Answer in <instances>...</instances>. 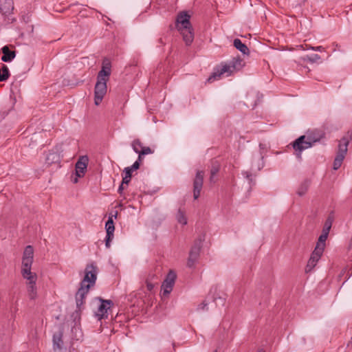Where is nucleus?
Wrapping results in <instances>:
<instances>
[{"label": "nucleus", "mask_w": 352, "mask_h": 352, "mask_svg": "<svg viewBox=\"0 0 352 352\" xmlns=\"http://www.w3.org/2000/svg\"><path fill=\"white\" fill-rule=\"evenodd\" d=\"M205 241V234H200L193 242V244L189 252V256L187 261V266L190 268L195 267V263L197 262L200 252L203 246V243Z\"/></svg>", "instance_id": "1"}, {"label": "nucleus", "mask_w": 352, "mask_h": 352, "mask_svg": "<svg viewBox=\"0 0 352 352\" xmlns=\"http://www.w3.org/2000/svg\"><path fill=\"white\" fill-rule=\"evenodd\" d=\"M33 258V247L32 245H27L24 250L22 258L21 274L23 277L36 275L31 272Z\"/></svg>", "instance_id": "2"}, {"label": "nucleus", "mask_w": 352, "mask_h": 352, "mask_svg": "<svg viewBox=\"0 0 352 352\" xmlns=\"http://www.w3.org/2000/svg\"><path fill=\"white\" fill-rule=\"evenodd\" d=\"M351 138L344 136L339 142L338 150L333 162V169L338 170L342 165V162L348 151V145Z\"/></svg>", "instance_id": "3"}, {"label": "nucleus", "mask_w": 352, "mask_h": 352, "mask_svg": "<svg viewBox=\"0 0 352 352\" xmlns=\"http://www.w3.org/2000/svg\"><path fill=\"white\" fill-rule=\"evenodd\" d=\"M312 146V143L307 140V137L305 135H300L292 143L295 155L299 160H301L302 151Z\"/></svg>", "instance_id": "4"}, {"label": "nucleus", "mask_w": 352, "mask_h": 352, "mask_svg": "<svg viewBox=\"0 0 352 352\" xmlns=\"http://www.w3.org/2000/svg\"><path fill=\"white\" fill-rule=\"evenodd\" d=\"M242 60L241 59H236L233 61L232 65H223L221 68H217L216 70L209 76L208 78V82H212L215 80L220 78L223 74H224L226 72H232L233 69L240 67L241 65Z\"/></svg>", "instance_id": "5"}, {"label": "nucleus", "mask_w": 352, "mask_h": 352, "mask_svg": "<svg viewBox=\"0 0 352 352\" xmlns=\"http://www.w3.org/2000/svg\"><path fill=\"white\" fill-rule=\"evenodd\" d=\"M97 267L93 263L87 265L85 270V276L80 283L91 287H94L97 279Z\"/></svg>", "instance_id": "6"}, {"label": "nucleus", "mask_w": 352, "mask_h": 352, "mask_svg": "<svg viewBox=\"0 0 352 352\" xmlns=\"http://www.w3.org/2000/svg\"><path fill=\"white\" fill-rule=\"evenodd\" d=\"M107 80H101L97 78V82L94 89V102L96 105H99L102 102L104 95L107 93Z\"/></svg>", "instance_id": "7"}, {"label": "nucleus", "mask_w": 352, "mask_h": 352, "mask_svg": "<svg viewBox=\"0 0 352 352\" xmlns=\"http://www.w3.org/2000/svg\"><path fill=\"white\" fill-rule=\"evenodd\" d=\"M176 278V274L173 271L170 270L168 273L162 285V294L163 297L168 296L170 294L173 290Z\"/></svg>", "instance_id": "8"}, {"label": "nucleus", "mask_w": 352, "mask_h": 352, "mask_svg": "<svg viewBox=\"0 0 352 352\" xmlns=\"http://www.w3.org/2000/svg\"><path fill=\"white\" fill-rule=\"evenodd\" d=\"M91 287L80 283V287L76 294V303L78 311H80L83 308L85 302V297L89 293Z\"/></svg>", "instance_id": "9"}, {"label": "nucleus", "mask_w": 352, "mask_h": 352, "mask_svg": "<svg viewBox=\"0 0 352 352\" xmlns=\"http://www.w3.org/2000/svg\"><path fill=\"white\" fill-rule=\"evenodd\" d=\"M204 172L198 170L193 180V197L197 199L200 196V192L203 187Z\"/></svg>", "instance_id": "10"}, {"label": "nucleus", "mask_w": 352, "mask_h": 352, "mask_svg": "<svg viewBox=\"0 0 352 352\" xmlns=\"http://www.w3.org/2000/svg\"><path fill=\"white\" fill-rule=\"evenodd\" d=\"M190 16L185 11L181 12L176 19V28L179 31L191 28Z\"/></svg>", "instance_id": "11"}, {"label": "nucleus", "mask_w": 352, "mask_h": 352, "mask_svg": "<svg viewBox=\"0 0 352 352\" xmlns=\"http://www.w3.org/2000/svg\"><path fill=\"white\" fill-rule=\"evenodd\" d=\"M98 300L100 302V305L98 306V310L96 312V316L98 318V320H101L102 318H107V310L109 309L110 305L113 304L111 300H103L101 298H98Z\"/></svg>", "instance_id": "12"}, {"label": "nucleus", "mask_w": 352, "mask_h": 352, "mask_svg": "<svg viewBox=\"0 0 352 352\" xmlns=\"http://www.w3.org/2000/svg\"><path fill=\"white\" fill-rule=\"evenodd\" d=\"M89 162L88 157L86 155L81 156L75 165L76 175L77 177H82L87 170V164Z\"/></svg>", "instance_id": "13"}, {"label": "nucleus", "mask_w": 352, "mask_h": 352, "mask_svg": "<svg viewBox=\"0 0 352 352\" xmlns=\"http://www.w3.org/2000/svg\"><path fill=\"white\" fill-rule=\"evenodd\" d=\"M105 229L107 232L105 239V246L109 248L111 246V242L113 238V232L115 230L114 223L113 221V217H109L105 224Z\"/></svg>", "instance_id": "14"}, {"label": "nucleus", "mask_w": 352, "mask_h": 352, "mask_svg": "<svg viewBox=\"0 0 352 352\" xmlns=\"http://www.w3.org/2000/svg\"><path fill=\"white\" fill-rule=\"evenodd\" d=\"M111 65L110 61L107 58L104 59L102 62V69L98 72L97 78L101 80H109L111 72Z\"/></svg>", "instance_id": "15"}, {"label": "nucleus", "mask_w": 352, "mask_h": 352, "mask_svg": "<svg viewBox=\"0 0 352 352\" xmlns=\"http://www.w3.org/2000/svg\"><path fill=\"white\" fill-rule=\"evenodd\" d=\"M322 254L323 252L314 249L311 254L310 258L307 262V265L305 268L306 273H309L313 270V268L316 265Z\"/></svg>", "instance_id": "16"}, {"label": "nucleus", "mask_w": 352, "mask_h": 352, "mask_svg": "<svg viewBox=\"0 0 352 352\" xmlns=\"http://www.w3.org/2000/svg\"><path fill=\"white\" fill-rule=\"evenodd\" d=\"M25 279H27L28 280V295L30 299L34 300L36 298L37 292H36V281L37 276L36 275L34 276H30L23 277Z\"/></svg>", "instance_id": "17"}, {"label": "nucleus", "mask_w": 352, "mask_h": 352, "mask_svg": "<svg viewBox=\"0 0 352 352\" xmlns=\"http://www.w3.org/2000/svg\"><path fill=\"white\" fill-rule=\"evenodd\" d=\"M14 10L12 0H0V12L3 15H9Z\"/></svg>", "instance_id": "18"}, {"label": "nucleus", "mask_w": 352, "mask_h": 352, "mask_svg": "<svg viewBox=\"0 0 352 352\" xmlns=\"http://www.w3.org/2000/svg\"><path fill=\"white\" fill-rule=\"evenodd\" d=\"M305 135L307 137V140H309L314 146L316 142H320V140L324 137V133L320 130H315L307 132Z\"/></svg>", "instance_id": "19"}, {"label": "nucleus", "mask_w": 352, "mask_h": 352, "mask_svg": "<svg viewBox=\"0 0 352 352\" xmlns=\"http://www.w3.org/2000/svg\"><path fill=\"white\" fill-rule=\"evenodd\" d=\"M60 162V155L58 151L54 150L50 151L45 159V163L47 164V166H50L53 164H58Z\"/></svg>", "instance_id": "20"}, {"label": "nucleus", "mask_w": 352, "mask_h": 352, "mask_svg": "<svg viewBox=\"0 0 352 352\" xmlns=\"http://www.w3.org/2000/svg\"><path fill=\"white\" fill-rule=\"evenodd\" d=\"M1 52L3 53V56H1V60L3 62H10L16 56L15 51H11L9 49V47L7 45H5L1 48Z\"/></svg>", "instance_id": "21"}, {"label": "nucleus", "mask_w": 352, "mask_h": 352, "mask_svg": "<svg viewBox=\"0 0 352 352\" xmlns=\"http://www.w3.org/2000/svg\"><path fill=\"white\" fill-rule=\"evenodd\" d=\"M183 36V39L187 45H190L194 39V34L192 32V27L187 29H184L179 31Z\"/></svg>", "instance_id": "22"}, {"label": "nucleus", "mask_w": 352, "mask_h": 352, "mask_svg": "<svg viewBox=\"0 0 352 352\" xmlns=\"http://www.w3.org/2000/svg\"><path fill=\"white\" fill-rule=\"evenodd\" d=\"M329 236V233L322 231V234L318 238V241L315 247V250H318L322 252H324L325 247V242Z\"/></svg>", "instance_id": "23"}, {"label": "nucleus", "mask_w": 352, "mask_h": 352, "mask_svg": "<svg viewBox=\"0 0 352 352\" xmlns=\"http://www.w3.org/2000/svg\"><path fill=\"white\" fill-rule=\"evenodd\" d=\"M221 168L220 163L215 160L212 161L211 162V167H210V182L211 183H214L216 180H214V176L219 173Z\"/></svg>", "instance_id": "24"}, {"label": "nucleus", "mask_w": 352, "mask_h": 352, "mask_svg": "<svg viewBox=\"0 0 352 352\" xmlns=\"http://www.w3.org/2000/svg\"><path fill=\"white\" fill-rule=\"evenodd\" d=\"M233 45L243 54H249V49L245 44L242 43L239 38H235L233 42Z\"/></svg>", "instance_id": "25"}, {"label": "nucleus", "mask_w": 352, "mask_h": 352, "mask_svg": "<svg viewBox=\"0 0 352 352\" xmlns=\"http://www.w3.org/2000/svg\"><path fill=\"white\" fill-rule=\"evenodd\" d=\"M63 333L59 331L53 335V345L54 349H60L63 345Z\"/></svg>", "instance_id": "26"}, {"label": "nucleus", "mask_w": 352, "mask_h": 352, "mask_svg": "<svg viewBox=\"0 0 352 352\" xmlns=\"http://www.w3.org/2000/svg\"><path fill=\"white\" fill-rule=\"evenodd\" d=\"M333 220H334V214H333V212H331L329 214L327 219H326V221L324 222V226H323V228H322V231L323 232L329 233V231H330V230L331 228Z\"/></svg>", "instance_id": "27"}, {"label": "nucleus", "mask_w": 352, "mask_h": 352, "mask_svg": "<svg viewBox=\"0 0 352 352\" xmlns=\"http://www.w3.org/2000/svg\"><path fill=\"white\" fill-rule=\"evenodd\" d=\"M309 185H310V182L309 180L306 179V180L303 181L300 184V185L299 186V187L298 188L297 194L299 196H303L304 195H305V193L308 190Z\"/></svg>", "instance_id": "28"}, {"label": "nucleus", "mask_w": 352, "mask_h": 352, "mask_svg": "<svg viewBox=\"0 0 352 352\" xmlns=\"http://www.w3.org/2000/svg\"><path fill=\"white\" fill-rule=\"evenodd\" d=\"M176 218L177 221L183 225H186L187 223V219L185 215V211L182 208H179L177 213L176 214Z\"/></svg>", "instance_id": "29"}, {"label": "nucleus", "mask_w": 352, "mask_h": 352, "mask_svg": "<svg viewBox=\"0 0 352 352\" xmlns=\"http://www.w3.org/2000/svg\"><path fill=\"white\" fill-rule=\"evenodd\" d=\"M131 146L133 149V151L136 153H139V152L144 147L142 142L139 139H135L132 142Z\"/></svg>", "instance_id": "30"}, {"label": "nucleus", "mask_w": 352, "mask_h": 352, "mask_svg": "<svg viewBox=\"0 0 352 352\" xmlns=\"http://www.w3.org/2000/svg\"><path fill=\"white\" fill-rule=\"evenodd\" d=\"M125 173V176L122 178L123 184H126L128 185L131 181L132 171L129 169V168H125L124 170Z\"/></svg>", "instance_id": "31"}, {"label": "nucleus", "mask_w": 352, "mask_h": 352, "mask_svg": "<svg viewBox=\"0 0 352 352\" xmlns=\"http://www.w3.org/2000/svg\"><path fill=\"white\" fill-rule=\"evenodd\" d=\"M211 298L217 305H218L217 301L219 300V304L222 306L224 305L226 300L225 298L220 296L219 294H216V288L214 289V294L212 295Z\"/></svg>", "instance_id": "32"}, {"label": "nucleus", "mask_w": 352, "mask_h": 352, "mask_svg": "<svg viewBox=\"0 0 352 352\" xmlns=\"http://www.w3.org/2000/svg\"><path fill=\"white\" fill-rule=\"evenodd\" d=\"M304 61L308 60L311 63H316L320 59V56L318 54H313L312 56H305L302 58Z\"/></svg>", "instance_id": "33"}, {"label": "nucleus", "mask_w": 352, "mask_h": 352, "mask_svg": "<svg viewBox=\"0 0 352 352\" xmlns=\"http://www.w3.org/2000/svg\"><path fill=\"white\" fill-rule=\"evenodd\" d=\"M154 153V151L152 150L150 147L144 146L142 149L139 152L138 154L146 155L148 154H152Z\"/></svg>", "instance_id": "34"}, {"label": "nucleus", "mask_w": 352, "mask_h": 352, "mask_svg": "<svg viewBox=\"0 0 352 352\" xmlns=\"http://www.w3.org/2000/svg\"><path fill=\"white\" fill-rule=\"evenodd\" d=\"M301 47L303 49V50H308V49H311L312 50H314V51H319V52H322L324 50V48L322 47V46H317V47H312V46H310V45H305V47H303V45H301Z\"/></svg>", "instance_id": "35"}, {"label": "nucleus", "mask_w": 352, "mask_h": 352, "mask_svg": "<svg viewBox=\"0 0 352 352\" xmlns=\"http://www.w3.org/2000/svg\"><path fill=\"white\" fill-rule=\"evenodd\" d=\"M2 74L3 76H5V81L7 80L10 76V72L8 67L6 65H3L2 67Z\"/></svg>", "instance_id": "36"}, {"label": "nucleus", "mask_w": 352, "mask_h": 352, "mask_svg": "<svg viewBox=\"0 0 352 352\" xmlns=\"http://www.w3.org/2000/svg\"><path fill=\"white\" fill-rule=\"evenodd\" d=\"M140 163L138 161H135L131 166H128L129 169L133 172V170H138L140 168Z\"/></svg>", "instance_id": "37"}, {"label": "nucleus", "mask_w": 352, "mask_h": 352, "mask_svg": "<svg viewBox=\"0 0 352 352\" xmlns=\"http://www.w3.org/2000/svg\"><path fill=\"white\" fill-rule=\"evenodd\" d=\"M155 287V283H151L148 280H146V287L149 292H151Z\"/></svg>", "instance_id": "38"}, {"label": "nucleus", "mask_w": 352, "mask_h": 352, "mask_svg": "<svg viewBox=\"0 0 352 352\" xmlns=\"http://www.w3.org/2000/svg\"><path fill=\"white\" fill-rule=\"evenodd\" d=\"M208 305V302H206V300H204V302H202L199 306H198V309L199 310H204L206 309V307H207Z\"/></svg>", "instance_id": "39"}, {"label": "nucleus", "mask_w": 352, "mask_h": 352, "mask_svg": "<svg viewBox=\"0 0 352 352\" xmlns=\"http://www.w3.org/2000/svg\"><path fill=\"white\" fill-rule=\"evenodd\" d=\"M124 185H126V184H123V182L122 181V183L120 185L119 188H118V192L120 195H122V192L124 189Z\"/></svg>", "instance_id": "40"}, {"label": "nucleus", "mask_w": 352, "mask_h": 352, "mask_svg": "<svg viewBox=\"0 0 352 352\" xmlns=\"http://www.w3.org/2000/svg\"><path fill=\"white\" fill-rule=\"evenodd\" d=\"M243 175L250 182L252 181V174L248 172H245L243 173Z\"/></svg>", "instance_id": "41"}, {"label": "nucleus", "mask_w": 352, "mask_h": 352, "mask_svg": "<svg viewBox=\"0 0 352 352\" xmlns=\"http://www.w3.org/2000/svg\"><path fill=\"white\" fill-rule=\"evenodd\" d=\"M5 76H3V74L1 73V70L0 69V82L5 81Z\"/></svg>", "instance_id": "42"}, {"label": "nucleus", "mask_w": 352, "mask_h": 352, "mask_svg": "<svg viewBox=\"0 0 352 352\" xmlns=\"http://www.w3.org/2000/svg\"><path fill=\"white\" fill-rule=\"evenodd\" d=\"M142 156H144L143 155H140V154H138V158L136 161H138L140 163V162L142 161Z\"/></svg>", "instance_id": "43"}, {"label": "nucleus", "mask_w": 352, "mask_h": 352, "mask_svg": "<svg viewBox=\"0 0 352 352\" xmlns=\"http://www.w3.org/2000/svg\"><path fill=\"white\" fill-rule=\"evenodd\" d=\"M77 182H78V179H77V177H76V178L74 179V183H76Z\"/></svg>", "instance_id": "44"}, {"label": "nucleus", "mask_w": 352, "mask_h": 352, "mask_svg": "<svg viewBox=\"0 0 352 352\" xmlns=\"http://www.w3.org/2000/svg\"><path fill=\"white\" fill-rule=\"evenodd\" d=\"M228 73H229V74H227V76H229V75H230L232 72H228Z\"/></svg>", "instance_id": "45"}, {"label": "nucleus", "mask_w": 352, "mask_h": 352, "mask_svg": "<svg viewBox=\"0 0 352 352\" xmlns=\"http://www.w3.org/2000/svg\"><path fill=\"white\" fill-rule=\"evenodd\" d=\"M351 343H352V338H351Z\"/></svg>", "instance_id": "46"}, {"label": "nucleus", "mask_w": 352, "mask_h": 352, "mask_svg": "<svg viewBox=\"0 0 352 352\" xmlns=\"http://www.w3.org/2000/svg\"><path fill=\"white\" fill-rule=\"evenodd\" d=\"M258 352H261V351H258Z\"/></svg>", "instance_id": "47"}]
</instances>
